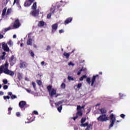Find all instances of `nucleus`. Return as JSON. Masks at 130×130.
<instances>
[{
	"label": "nucleus",
	"mask_w": 130,
	"mask_h": 130,
	"mask_svg": "<svg viewBox=\"0 0 130 130\" xmlns=\"http://www.w3.org/2000/svg\"><path fill=\"white\" fill-rule=\"evenodd\" d=\"M3 73L11 77H14V75H15L14 71L9 70V62L7 61L0 67V74H3Z\"/></svg>",
	"instance_id": "nucleus-1"
},
{
	"label": "nucleus",
	"mask_w": 130,
	"mask_h": 130,
	"mask_svg": "<svg viewBox=\"0 0 130 130\" xmlns=\"http://www.w3.org/2000/svg\"><path fill=\"white\" fill-rule=\"evenodd\" d=\"M98 121H101V122H104V121H107V120H109L108 119V117L106 115V114H102L99 116L98 118H96Z\"/></svg>",
	"instance_id": "nucleus-2"
},
{
	"label": "nucleus",
	"mask_w": 130,
	"mask_h": 130,
	"mask_svg": "<svg viewBox=\"0 0 130 130\" xmlns=\"http://www.w3.org/2000/svg\"><path fill=\"white\" fill-rule=\"evenodd\" d=\"M109 118L110 119V124L109 125V128H110V127H112V126H113V125L114 124V122H115V120H116V119L115 118V116H114V114H111L110 115Z\"/></svg>",
	"instance_id": "nucleus-3"
},
{
	"label": "nucleus",
	"mask_w": 130,
	"mask_h": 130,
	"mask_svg": "<svg viewBox=\"0 0 130 130\" xmlns=\"http://www.w3.org/2000/svg\"><path fill=\"white\" fill-rule=\"evenodd\" d=\"M21 26V22H20V20L17 18L15 20L13 25L12 27V29H18V28Z\"/></svg>",
	"instance_id": "nucleus-4"
},
{
	"label": "nucleus",
	"mask_w": 130,
	"mask_h": 130,
	"mask_svg": "<svg viewBox=\"0 0 130 130\" xmlns=\"http://www.w3.org/2000/svg\"><path fill=\"white\" fill-rule=\"evenodd\" d=\"M39 12H40V10L37 9L35 10V11H31L30 14L33 17H36L39 16Z\"/></svg>",
	"instance_id": "nucleus-5"
},
{
	"label": "nucleus",
	"mask_w": 130,
	"mask_h": 130,
	"mask_svg": "<svg viewBox=\"0 0 130 130\" xmlns=\"http://www.w3.org/2000/svg\"><path fill=\"white\" fill-rule=\"evenodd\" d=\"M27 105V103L25 101H21L19 103V107L21 109H24V107Z\"/></svg>",
	"instance_id": "nucleus-6"
},
{
	"label": "nucleus",
	"mask_w": 130,
	"mask_h": 130,
	"mask_svg": "<svg viewBox=\"0 0 130 130\" xmlns=\"http://www.w3.org/2000/svg\"><path fill=\"white\" fill-rule=\"evenodd\" d=\"M2 48L3 50H4V51H6V52H8L9 51H10V48H9L8 44L5 43H2Z\"/></svg>",
	"instance_id": "nucleus-7"
},
{
	"label": "nucleus",
	"mask_w": 130,
	"mask_h": 130,
	"mask_svg": "<svg viewBox=\"0 0 130 130\" xmlns=\"http://www.w3.org/2000/svg\"><path fill=\"white\" fill-rule=\"evenodd\" d=\"M57 28H58V25L57 23H55L52 25V34H53L55 33V31L57 30Z\"/></svg>",
	"instance_id": "nucleus-8"
},
{
	"label": "nucleus",
	"mask_w": 130,
	"mask_h": 130,
	"mask_svg": "<svg viewBox=\"0 0 130 130\" xmlns=\"http://www.w3.org/2000/svg\"><path fill=\"white\" fill-rule=\"evenodd\" d=\"M98 78L99 79V75L96 74L95 75H93L92 78H91V86H94V83L96 81V78Z\"/></svg>",
	"instance_id": "nucleus-9"
},
{
	"label": "nucleus",
	"mask_w": 130,
	"mask_h": 130,
	"mask_svg": "<svg viewBox=\"0 0 130 130\" xmlns=\"http://www.w3.org/2000/svg\"><path fill=\"white\" fill-rule=\"evenodd\" d=\"M19 67L20 69H24L27 67V63L25 61H22L20 63Z\"/></svg>",
	"instance_id": "nucleus-10"
},
{
	"label": "nucleus",
	"mask_w": 130,
	"mask_h": 130,
	"mask_svg": "<svg viewBox=\"0 0 130 130\" xmlns=\"http://www.w3.org/2000/svg\"><path fill=\"white\" fill-rule=\"evenodd\" d=\"M73 21V18L72 17H69L64 22V24L65 25H68V24H70V23H71V22H72Z\"/></svg>",
	"instance_id": "nucleus-11"
},
{
	"label": "nucleus",
	"mask_w": 130,
	"mask_h": 130,
	"mask_svg": "<svg viewBox=\"0 0 130 130\" xmlns=\"http://www.w3.org/2000/svg\"><path fill=\"white\" fill-rule=\"evenodd\" d=\"M49 93L50 96H53L54 95H56V90L54 88H52Z\"/></svg>",
	"instance_id": "nucleus-12"
},
{
	"label": "nucleus",
	"mask_w": 130,
	"mask_h": 130,
	"mask_svg": "<svg viewBox=\"0 0 130 130\" xmlns=\"http://www.w3.org/2000/svg\"><path fill=\"white\" fill-rule=\"evenodd\" d=\"M32 5V3H31L29 0H26L24 6V7H30Z\"/></svg>",
	"instance_id": "nucleus-13"
},
{
	"label": "nucleus",
	"mask_w": 130,
	"mask_h": 130,
	"mask_svg": "<svg viewBox=\"0 0 130 130\" xmlns=\"http://www.w3.org/2000/svg\"><path fill=\"white\" fill-rule=\"evenodd\" d=\"M26 44L27 45L32 46V45L33 44V40L31 38L28 39L27 41Z\"/></svg>",
	"instance_id": "nucleus-14"
},
{
	"label": "nucleus",
	"mask_w": 130,
	"mask_h": 130,
	"mask_svg": "<svg viewBox=\"0 0 130 130\" xmlns=\"http://www.w3.org/2000/svg\"><path fill=\"white\" fill-rule=\"evenodd\" d=\"M14 58H15V57L14 55H12L9 59V62L11 66H13L15 64V63L13 62V61H14Z\"/></svg>",
	"instance_id": "nucleus-15"
},
{
	"label": "nucleus",
	"mask_w": 130,
	"mask_h": 130,
	"mask_svg": "<svg viewBox=\"0 0 130 130\" xmlns=\"http://www.w3.org/2000/svg\"><path fill=\"white\" fill-rule=\"evenodd\" d=\"M16 4L18 8L19 9H21V5H20V1L19 0H14L13 3V5Z\"/></svg>",
	"instance_id": "nucleus-16"
},
{
	"label": "nucleus",
	"mask_w": 130,
	"mask_h": 130,
	"mask_svg": "<svg viewBox=\"0 0 130 130\" xmlns=\"http://www.w3.org/2000/svg\"><path fill=\"white\" fill-rule=\"evenodd\" d=\"M63 56H65L66 58L68 59V58H70V56L71 55V53H67L64 52L63 54Z\"/></svg>",
	"instance_id": "nucleus-17"
},
{
	"label": "nucleus",
	"mask_w": 130,
	"mask_h": 130,
	"mask_svg": "<svg viewBox=\"0 0 130 130\" xmlns=\"http://www.w3.org/2000/svg\"><path fill=\"white\" fill-rule=\"evenodd\" d=\"M45 24V22L43 21H40L39 22V23L38 24V27H43L44 25Z\"/></svg>",
	"instance_id": "nucleus-18"
},
{
	"label": "nucleus",
	"mask_w": 130,
	"mask_h": 130,
	"mask_svg": "<svg viewBox=\"0 0 130 130\" xmlns=\"http://www.w3.org/2000/svg\"><path fill=\"white\" fill-rule=\"evenodd\" d=\"M100 111L102 114H104L107 113V110L104 108H102L100 110Z\"/></svg>",
	"instance_id": "nucleus-19"
},
{
	"label": "nucleus",
	"mask_w": 130,
	"mask_h": 130,
	"mask_svg": "<svg viewBox=\"0 0 130 130\" xmlns=\"http://www.w3.org/2000/svg\"><path fill=\"white\" fill-rule=\"evenodd\" d=\"M31 9L32 10H36V9H37V2L34 3L32 6H31Z\"/></svg>",
	"instance_id": "nucleus-20"
},
{
	"label": "nucleus",
	"mask_w": 130,
	"mask_h": 130,
	"mask_svg": "<svg viewBox=\"0 0 130 130\" xmlns=\"http://www.w3.org/2000/svg\"><path fill=\"white\" fill-rule=\"evenodd\" d=\"M12 29H13V27H12L11 26H9L7 28H4V32L5 33H6V32H8V31L10 30H12Z\"/></svg>",
	"instance_id": "nucleus-21"
},
{
	"label": "nucleus",
	"mask_w": 130,
	"mask_h": 130,
	"mask_svg": "<svg viewBox=\"0 0 130 130\" xmlns=\"http://www.w3.org/2000/svg\"><path fill=\"white\" fill-rule=\"evenodd\" d=\"M85 105H83L82 107H81V106H77V111L81 110V109H83L85 108Z\"/></svg>",
	"instance_id": "nucleus-22"
},
{
	"label": "nucleus",
	"mask_w": 130,
	"mask_h": 130,
	"mask_svg": "<svg viewBox=\"0 0 130 130\" xmlns=\"http://www.w3.org/2000/svg\"><path fill=\"white\" fill-rule=\"evenodd\" d=\"M30 54V56H31V57H32L33 58H34L35 56V54H34V52H33L31 50H30L29 51Z\"/></svg>",
	"instance_id": "nucleus-23"
},
{
	"label": "nucleus",
	"mask_w": 130,
	"mask_h": 130,
	"mask_svg": "<svg viewBox=\"0 0 130 130\" xmlns=\"http://www.w3.org/2000/svg\"><path fill=\"white\" fill-rule=\"evenodd\" d=\"M6 13H7V8H5L2 11V16H6Z\"/></svg>",
	"instance_id": "nucleus-24"
},
{
	"label": "nucleus",
	"mask_w": 130,
	"mask_h": 130,
	"mask_svg": "<svg viewBox=\"0 0 130 130\" xmlns=\"http://www.w3.org/2000/svg\"><path fill=\"white\" fill-rule=\"evenodd\" d=\"M62 103H63V101H59L57 103H55V106H59V105L62 104Z\"/></svg>",
	"instance_id": "nucleus-25"
},
{
	"label": "nucleus",
	"mask_w": 130,
	"mask_h": 130,
	"mask_svg": "<svg viewBox=\"0 0 130 130\" xmlns=\"http://www.w3.org/2000/svg\"><path fill=\"white\" fill-rule=\"evenodd\" d=\"M77 116H78V115L79 116H82V115H83V112H82V111H81V110H79L77 111Z\"/></svg>",
	"instance_id": "nucleus-26"
},
{
	"label": "nucleus",
	"mask_w": 130,
	"mask_h": 130,
	"mask_svg": "<svg viewBox=\"0 0 130 130\" xmlns=\"http://www.w3.org/2000/svg\"><path fill=\"white\" fill-rule=\"evenodd\" d=\"M47 89L48 91V92H50L51 90H52V86L51 85H48L47 87Z\"/></svg>",
	"instance_id": "nucleus-27"
},
{
	"label": "nucleus",
	"mask_w": 130,
	"mask_h": 130,
	"mask_svg": "<svg viewBox=\"0 0 130 130\" xmlns=\"http://www.w3.org/2000/svg\"><path fill=\"white\" fill-rule=\"evenodd\" d=\"M86 82L89 85H90L91 84V78L90 77L87 78L86 79Z\"/></svg>",
	"instance_id": "nucleus-28"
},
{
	"label": "nucleus",
	"mask_w": 130,
	"mask_h": 130,
	"mask_svg": "<svg viewBox=\"0 0 130 130\" xmlns=\"http://www.w3.org/2000/svg\"><path fill=\"white\" fill-rule=\"evenodd\" d=\"M17 78L18 80H21V79H22V74L18 73L17 75Z\"/></svg>",
	"instance_id": "nucleus-29"
},
{
	"label": "nucleus",
	"mask_w": 130,
	"mask_h": 130,
	"mask_svg": "<svg viewBox=\"0 0 130 130\" xmlns=\"http://www.w3.org/2000/svg\"><path fill=\"white\" fill-rule=\"evenodd\" d=\"M86 78H87V76L83 75V76L80 78L79 80L80 81H83V80H84V79H86Z\"/></svg>",
	"instance_id": "nucleus-30"
},
{
	"label": "nucleus",
	"mask_w": 130,
	"mask_h": 130,
	"mask_svg": "<svg viewBox=\"0 0 130 130\" xmlns=\"http://www.w3.org/2000/svg\"><path fill=\"white\" fill-rule=\"evenodd\" d=\"M37 84H38L39 86H41L42 85V82H41V80H37Z\"/></svg>",
	"instance_id": "nucleus-31"
},
{
	"label": "nucleus",
	"mask_w": 130,
	"mask_h": 130,
	"mask_svg": "<svg viewBox=\"0 0 130 130\" xmlns=\"http://www.w3.org/2000/svg\"><path fill=\"white\" fill-rule=\"evenodd\" d=\"M68 79L69 80V81H75V79H74V78L70 76H68Z\"/></svg>",
	"instance_id": "nucleus-32"
},
{
	"label": "nucleus",
	"mask_w": 130,
	"mask_h": 130,
	"mask_svg": "<svg viewBox=\"0 0 130 130\" xmlns=\"http://www.w3.org/2000/svg\"><path fill=\"white\" fill-rule=\"evenodd\" d=\"M62 109V106L60 105L59 107L57 108V110L59 112H61V110Z\"/></svg>",
	"instance_id": "nucleus-33"
},
{
	"label": "nucleus",
	"mask_w": 130,
	"mask_h": 130,
	"mask_svg": "<svg viewBox=\"0 0 130 130\" xmlns=\"http://www.w3.org/2000/svg\"><path fill=\"white\" fill-rule=\"evenodd\" d=\"M7 43L9 46H13V41L11 40H10Z\"/></svg>",
	"instance_id": "nucleus-34"
},
{
	"label": "nucleus",
	"mask_w": 130,
	"mask_h": 130,
	"mask_svg": "<svg viewBox=\"0 0 130 130\" xmlns=\"http://www.w3.org/2000/svg\"><path fill=\"white\" fill-rule=\"evenodd\" d=\"M12 110H13V108H12V107H9L8 108V114H9V115L11 114V111H12Z\"/></svg>",
	"instance_id": "nucleus-35"
},
{
	"label": "nucleus",
	"mask_w": 130,
	"mask_h": 130,
	"mask_svg": "<svg viewBox=\"0 0 130 130\" xmlns=\"http://www.w3.org/2000/svg\"><path fill=\"white\" fill-rule=\"evenodd\" d=\"M61 89H66V84L62 83L61 85Z\"/></svg>",
	"instance_id": "nucleus-36"
},
{
	"label": "nucleus",
	"mask_w": 130,
	"mask_h": 130,
	"mask_svg": "<svg viewBox=\"0 0 130 130\" xmlns=\"http://www.w3.org/2000/svg\"><path fill=\"white\" fill-rule=\"evenodd\" d=\"M32 85L34 87V89H35V90L36 89V83H35V82H32Z\"/></svg>",
	"instance_id": "nucleus-37"
},
{
	"label": "nucleus",
	"mask_w": 130,
	"mask_h": 130,
	"mask_svg": "<svg viewBox=\"0 0 130 130\" xmlns=\"http://www.w3.org/2000/svg\"><path fill=\"white\" fill-rule=\"evenodd\" d=\"M89 124L88 123V122H86L84 124H82L81 125V126H84V127L87 126V125H88Z\"/></svg>",
	"instance_id": "nucleus-38"
},
{
	"label": "nucleus",
	"mask_w": 130,
	"mask_h": 130,
	"mask_svg": "<svg viewBox=\"0 0 130 130\" xmlns=\"http://www.w3.org/2000/svg\"><path fill=\"white\" fill-rule=\"evenodd\" d=\"M86 121V118H82L81 120V123H84Z\"/></svg>",
	"instance_id": "nucleus-39"
},
{
	"label": "nucleus",
	"mask_w": 130,
	"mask_h": 130,
	"mask_svg": "<svg viewBox=\"0 0 130 130\" xmlns=\"http://www.w3.org/2000/svg\"><path fill=\"white\" fill-rule=\"evenodd\" d=\"M92 124H88L87 126V128H87L88 129H90V127H92Z\"/></svg>",
	"instance_id": "nucleus-40"
},
{
	"label": "nucleus",
	"mask_w": 130,
	"mask_h": 130,
	"mask_svg": "<svg viewBox=\"0 0 130 130\" xmlns=\"http://www.w3.org/2000/svg\"><path fill=\"white\" fill-rule=\"evenodd\" d=\"M51 18V13H50L48 14L47 18L50 19Z\"/></svg>",
	"instance_id": "nucleus-41"
},
{
	"label": "nucleus",
	"mask_w": 130,
	"mask_h": 130,
	"mask_svg": "<svg viewBox=\"0 0 130 130\" xmlns=\"http://www.w3.org/2000/svg\"><path fill=\"white\" fill-rule=\"evenodd\" d=\"M78 89H80V88H81V87H82V83H79L77 86Z\"/></svg>",
	"instance_id": "nucleus-42"
},
{
	"label": "nucleus",
	"mask_w": 130,
	"mask_h": 130,
	"mask_svg": "<svg viewBox=\"0 0 130 130\" xmlns=\"http://www.w3.org/2000/svg\"><path fill=\"white\" fill-rule=\"evenodd\" d=\"M50 12H51V14H54V12L55 10L53 9V8H51L50 9Z\"/></svg>",
	"instance_id": "nucleus-43"
},
{
	"label": "nucleus",
	"mask_w": 130,
	"mask_h": 130,
	"mask_svg": "<svg viewBox=\"0 0 130 130\" xmlns=\"http://www.w3.org/2000/svg\"><path fill=\"white\" fill-rule=\"evenodd\" d=\"M11 10L10 9H8L7 10V15H10V14H11Z\"/></svg>",
	"instance_id": "nucleus-44"
},
{
	"label": "nucleus",
	"mask_w": 130,
	"mask_h": 130,
	"mask_svg": "<svg viewBox=\"0 0 130 130\" xmlns=\"http://www.w3.org/2000/svg\"><path fill=\"white\" fill-rule=\"evenodd\" d=\"M3 98H4V99L5 100H7V99H8V100L10 99V96H8V95H7V96H4Z\"/></svg>",
	"instance_id": "nucleus-45"
},
{
	"label": "nucleus",
	"mask_w": 130,
	"mask_h": 130,
	"mask_svg": "<svg viewBox=\"0 0 130 130\" xmlns=\"http://www.w3.org/2000/svg\"><path fill=\"white\" fill-rule=\"evenodd\" d=\"M51 49V47H50V46H47V48L46 49V50L48 51V50H50Z\"/></svg>",
	"instance_id": "nucleus-46"
},
{
	"label": "nucleus",
	"mask_w": 130,
	"mask_h": 130,
	"mask_svg": "<svg viewBox=\"0 0 130 130\" xmlns=\"http://www.w3.org/2000/svg\"><path fill=\"white\" fill-rule=\"evenodd\" d=\"M83 71V69H80L77 73V75L79 76V75L82 73Z\"/></svg>",
	"instance_id": "nucleus-47"
},
{
	"label": "nucleus",
	"mask_w": 130,
	"mask_h": 130,
	"mask_svg": "<svg viewBox=\"0 0 130 130\" xmlns=\"http://www.w3.org/2000/svg\"><path fill=\"white\" fill-rule=\"evenodd\" d=\"M16 98H17V96L16 95H13V94H12V95H11V99H16Z\"/></svg>",
	"instance_id": "nucleus-48"
},
{
	"label": "nucleus",
	"mask_w": 130,
	"mask_h": 130,
	"mask_svg": "<svg viewBox=\"0 0 130 130\" xmlns=\"http://www.w3.org/2000/svg\"><path fill=\"white\" fill-rule=\"evenodd\" d=\"M32 113H33V114H35L36 115H38V114H39L38 113V112H37V111H34L32 112Z\"/></svg>",
	"instance_id": "nucleus-49"
},
{
	"label": "nucleus",
	"mask_w": 130,
	"mask_h": 130,
	"mask_svg": "<svg viewBox=\"0 0 130 130\" xmlns=\"http://www.w3.org/2000/svg\"><path fill=\"white\" fill-rule=\"evenodd\" d=\"M3 82L4 84H8V80H7V79L3 80Z\"/></svg>",
	"instance_id": "nucleus-50"
},
{
	"label": "nucleus",
	"mask_w": 130,
	"mask_h": 130,
	"mask_svg": "<svg viewBox=\"0 0 130 130\" xmlns=\"http://www.w3.org/2000/svg\"><path fill=\"white\" fill-rule=\"evenodd\" d=\"M60 7H61V5L57 6V9L58 11H61V9H59V8H60Z\"/></svg>",
	"instance_id": "nucleus-51"
},
{
	"label": "nucleus",
	"mask_w": 130,
	"mask_h": 130,
	"mask_svg": "<svg viewBox=\"0 0 130 130\" xmlns=\"http://www.w3.org/2000/svg\"><path fill=\"white\" fill-rule=\"evenodd\" d=\"M8 88H9V86L8 85H4L3 86V89L4 90H7V89H8Z\"/></svg>",
	"instance_id": "nucleus-52"
},
{
	"label": "nucleus",
	"mask_w": 130,
	"mask_h": 130,
	"mask_svg": "<svg viewBox=\"0 0 130 130\" xmlns=\"http://www.w3.org/2000/svg\"><path fill=\"white\" fill-rule=\"evenodd\" d=\"M120 116V117H121V118H124L125 117V115H124V114H121Z\"/></svg>",
	"instance_id": "nucleus-53"
},
{
	"label": "nucleus",
	"mask_w": 130,
	"mask_h": 130,
	"mask_svg": "<svg viewBox=\"0 0 130 130\" xmlns=\"http://www.w3.org/2000/svg\"><path fill=\"white\" fill-rule=\"evenodd\" d=\"M16 115V116H17L18 117H20V116H21L20 112H17Z\"/></svg>",
	"instance_id": "nucleus-54"
},
{
	"label": "nucleus",
	"mask_w": 130,
	"mask_h": 130,
	"mask_svg": "<svg viewBox=\"0 0 130 130\" xmlns=\"http://www.w3.org/2000/svg\"><path fill=\"white\" fill-rule=\"evenodd\" d=\"M69 66H72L73 67H74V66H75V64H74L73 62H70L69 63Z\"/></svg>",
	"instance_id": "nucleus-55"
},
{
	"label": "nucleus",
	"mask_w": 130,
	"mask_h": 130,
	"mask_svg": "<svg viewBox=\"0 0 130 130\" xmlns=\"http://www.w3.org/2000/svg\"><path fill=\"white\" fill-rule=\"evenodd\" d=\"M8 94L9 95V96H12V95H13V93L12 92H9L8 93Z\"/></svg>",
	"instance_id": "nucleus-56"
},
{
	"label": "nucleus",
	"mask_w": 130,
	"mask_h": 130,
	"mask_svg": "<svg viewBox=\"0 0 130 130\" xmlns=\"http://www.w3.org/2000/svg\"><path fill=\"white\" fill-rule=\"evenodd\" d=\"M63 32H64V31H63L62 29H60L59 30V33L60 34L63 33Z\"/></svg>",
	"instance_id": "nucleus-57"
},
{
	"label": "nucleus",
	"mask_w": 130,
	"mask_h": 130,
	"mask_svg": "<svg viewBox=\"0 0 130 130\" xmlns=\"http://www.w3.org/2000/svg\"><path fill=\"white\" fill-rule=\"evenodd\" d=\"M78 115H76V116L74 117L73 118L74 119V120H76L77 119V118H78Z\"/></svg>",
	"instance_id": "nucleus-58"
},
{
	"label": "nucleus",
	"mask_w": 130,
	"mask_h": 130,
	"mask_svg": "<svg viewBox=\"0 0 130 130\" xmlns=\"http://www.w3.org/2000/svg\"><path fill=\"white\" fill-rule=\"evenodd\" d=\"M4 38V35L0 34V39H3Z\"/></svg>",
	"instance_id": "nucleus-59"
},
{
	"label": "nucleus",
	"mask_w": 130,
	"mask_h": 130,
	"mask_svg": "<svg viewBox=\"0 0 130 130\" xmlns=\"http://www.w3.org/2000/svg\"><path fill=\"white\" fill-rule=\"evenodd\" d=\"M26 91H27L28 93H31V90H29V89H26Z\"/></svg>",
	"instance_id": "nucleus-60"
},
{
	"label": "nucleus",
	"mask_w": 130,
	"mask_h": 130,
	"mask_svg": "<svg viewBox=\"0 0 130 130\" xmlns=\"http://www.w3.org/2000/svg\"><path fill=\"white\" fill-rule=\"evenodd\" d=\"M75 51H76V50L74 49L72 51V52H69V53H70V54H72V53H74V52H75Z\"/></svg>",
	"instance_id": "nucleus-61"
},
{
	"label": "nucleus",
	"mask_w": 130,
	"mask_h": 130,
	"mask_svg": "<svg viewBox=\"0 0 130 130\" xmlns=\"http://www.w3.org/2000/svg\"><path fill=\"white\" fill-rule=\"evenodd\" d=\"M4 95V92L1 91H0V96H3Z\"/></svg>",
	"instance_id": "nucleus-62"
},
{
	"label": "nucleus",
	"mask_w": 130,
	"mask_h": 130,
	"mask_svg": "<svg viewBox=\"0 0 130 130\" xmlns=\"http://www.w3.org/2000/svg\"><path fill=\"white\" fill-rule=\"evenodd\" d=\"M1 58H2V59H5V56L4 55L1 56Z\"/></svg>",
	"instance_id": "nucleus-63"
},
{
	"label": "nucleus",
	"mask_w": 130,
	"mask_h": 130,
	"mask_svg": "<svg viewBox=\"0 0 130 130\" xmlns=\"http://www.w3.org/2000/svg\"><path fill=\"white\" fill-rule=\"evenodd\" d=\"M44 63H45V62H44V61H42V62H41V64L42 66H43V65L44 64Z\"/></svg>",
	"instance_id": "nucleus-64"
}]
</instances>
